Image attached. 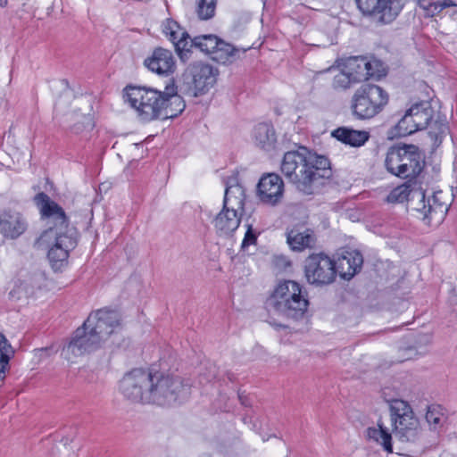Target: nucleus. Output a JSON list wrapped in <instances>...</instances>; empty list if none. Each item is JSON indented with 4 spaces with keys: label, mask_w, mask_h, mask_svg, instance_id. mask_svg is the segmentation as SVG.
Returning a JSON list of instances; mask_svg holds the SVG:
<instances>
[{
    "label": "nucleus",
    "mask_w": 457,
    "mask_h": 457,
    "mask_svg": "<svg viewBox=\"0 0 457 457\" xmlns=\"http://www.w3.org/2000/svg\"><path fill=\"white\" fill-rule=\"evenodd\" d=\"M34 203L39 211L41 220L48 226L37 239L36 244L41 246L54 239L47 257L54 269H60L67 262L70 253L78 245V229L71 225L63 208L47 194H37L34 196Z\"/></svg>",
    "instance_id": "f257e3e1"
},
{
    "label": "nucleus",
    "mask_w": 457,
    "mask_h": 457,
    "mask_svg": "<svg viewBox=\"0 0 457 457\" xmlns=\"http://www.w3.org/2000/svg\"><path fill=\"white\" fill-rule=\"evenodd\" d=\"M123 97L136 110L138 118L145 122L175 118L186 107L174 82L166 85L163 91L147 87L128 86L124 88Z\"/></svg>",
    "instance_id": "f03ea898"
},
{
    "label": "nucleus",
    "mask_w": 457,
    "mask_h": 457,
    "mask_svg": "<svg viewBox=\"0 0 457 457\" xmlns=\"http://www.w3.org/2000/svg\"><path fill=\"white\" fill-rule=\"evenodd\" d=\"M280 170L295 187L305 195H312L332 176L329 160L301 146L284 154Z\"/></svg>",
    "instance_id": "7ed1b4c3"
},
{
    "label": "nucleus",
    "mask_w": 457,
    "mask_h": 457,
    "mask_svg": "<svg viewBox=\"0 0 457 457\" xmlns=\"http://www.w3.org/2000/svg\"><path fill=\"white\" fill-rule=\"evenodd\" d=\"M391 204L408 202L409 207L420 214V218L428 226H437L445 218L448 205L439 203L436 195L426 199L421 188H416L411 180L394 188L386 196Z\"/></svg>",
    "instance_id": "20e7f679"
},
{
    "label": "nucleus",
    "mask_w": 457,
    "mask_h": 457,
    "mask_svg": "<svg viewBox=\"0 0 457 457\" xmlns=\"http://www.w3.org/2000/svg\"><path fill=\"white\" fill-rule=\"evenodd\" d=\"M308 305L306 291L294 280L280 282L266 301L269 310L294 320L303 318Z\"/></svg>",
    "instance_id": "39448f33"
},
{
    "label": "nucleus",
    "mask_w": 457,
    "mask_h": 457,
    "mask_svg": "<svg viewBox=\"0 0 457 457\" xmlns=\"http://www.w3.org/2000/svg\"><path fill=\"white\" fill-rule=\"evenodd\" d=\"M189 393L190 387L179 377L149 371L148 393H145L147 403L170 406L186 400Z\"/></svg>",
    "instance_id": "423d86ee"
},
{
    "label": "nucleus",
    "mask_w": 457,
    "mask_h": 457,
    "mask_svg": "<svg viewBox=\"0 0 457 457\" xmlns=\"http://www.w3.org/2000/svg\"><path fill=\"white\" fill-rule=\"evenodd\" d=\"M393 431L400 441L415 443L421 436V427L408 402L394 399L389 404Z\"/></svg>",
    "instance_id": "0eeeda50"
},
{
    "label": "nucleus",
    "mask_w": 457,
    "mask_h": 457,
    "mask_svg": "<svg viewBox=\"0 0 457 457\" xmlns=\"http://www.w3.org/2000/svg\"><path fill=\"white\" fill-rule=\"evenodd\" d=\"M388 103V94L379 86L365 84L360 87L351 100L353 115L368 120L378 114Z\"/></svg>",
    "instance_id": "6e6552de"
},
{
    "label": "nucleus",
    "mask_w": 457,
    "mask_h": 457,
    "mask_svg": "<svg viewBox=\"0 0 457 457\" xmlns=\"http://www.w3.org/2000/svg\"><path fill=\"white\" fill-rule=\"evenodd\" d=\"M307 282L317 287L333 283L337 278L336 262L323 253L310 254L303 262Z\"/></svg>",
    "instance_id": "1a4fd4ad"
},
{
    "label": "nucleus",
    "mask_w": 457,
    "mask_h": 457,
    "mask_svg": "<svg viewBox=\"0 0 457 457\" xmlns=\"http://www.w3.org/2000/svg\"><path fill=\"white\" fill-rule=\"evenodd\" d=\"M433 116L434 110L429 102L422 101L411 105L395 126V136L406 137L428 129Z\"/></svg>",
    "instance_id": "9d476101"
},
{
    "label": "nucleus",
    "mask_w": 457,
    "mask_h": 457,
    "mask_svg": "<svg viewBox=\"0 0 457 457\" xmlns=\"http://www.w3.org/2000/svg\"><path fill=\"white\" fill-rule=\"evenodd\" d=\"M149 386V370L134 369L126 373L120 381V392L132 403H147Z\"/></svg>",
    "instance_id": "9b49d317"
},
{
    "label": "nucleus",
    "mask_w": 457,
    "mask_h": 457,
    "mask_svg": "<svg viewBox=\"0 0 457 457\" xmlns=\"http://www.w3.org/2000/svg\"><path fill=\"white\" fill-rule=\"evenodd\" d=\"M103 343L99 337L85 326L78 328L72 334L70 341L63 346L62 354L68 361L89 353L100 348Z\"/></svg>",
    "instance_id": "f8f14e48"
},
{
    "label": "nucleus",
    "mask_w": 457,
    "mask_h": 457,
    "mask_svg": "<svg viewBox=\"0 0 457 457\" xmlns=\"http://www.w3.org/2000/svg\"><path fill=\"white\" fill-rule=\"evenodd\" d=\"M84 323L102 343H104L120 328V315L116 311L101 309L91 313Z\"/></svg>",
    "instance_id": "ddd939ff"
},
{
    "label": "nucleus",
    "mask_w": 457,
    "mask_h": 457,
    "mask_svg": "<svg viewBox=\"0 0 457 457\" xmlns=\"http://www.w3.org/2000/svg\"><path fill=\"white\" fill-rule=\"evenodd\" d=\"M356 4L364 16L380 25L392 22L399 13L394 0H356Z\"/></svg>",
    "instance_id": "4468645a"
},
{
    "label": "nucleus",
    "mask_w": 457,
    "mask_h": 457,
    "mask_svg": "<svg viewBox=\"0 0 457 457\" xmlns=\"http://www.w3.org/2000/svg\"><path fill=\"white\" fill-rule=\"evenodd\" d=\"M256 195L265 205L276 206L284 196V181L277 173L263 174L258 184Z\"/></svg>",
    "instance_id": "2eb2a0df"
},
{
    "label": "nucleus",
    "mask_w": 457,
    "mask_h": 457,
    "mask_svg": "<svg viewBox=\"0 0 457 457\" xmlns=\"http://www.w3.org/2000/svg\"><path fill=\"white\" fill-rule=\"evenodd\" d=\"M28 222L23 215L12 209L0 210V234L7 239H16L27 229Z\"/></svg>",
    "instance_id": "dca6fc26"
},
{
    "label": "nucleus",
    "mask_w": 457,
    "mask_h": 457,
    "mask_svg": "<svg viewBox=\"0 0 457 457\" xmlns=\"http://www.w3.org/2000/svg\"><path fill=\"white\" fill-rule=\"evenodd\" d=\"M145 66L162 77H169L176 70V61L171 51L156 47L152 54L144 61Z\"/></svg>",
    "instance_id": "f3484780"
},
{
    "label": "nucleus",
    "mask_w": 457,
    "mask_h": 457,
    "mask_svg": "<svg viewBox=\"0 0 457 457\" xmlns=\"http://www.w3.org/2000/svg\"><path fill=\"white\" fill-rule=\"evenodd\" d=\"M287 243L294 252H303L313 249L317 244V236L312 228L303 224H296L286 232Z\"/></svg>",
    "instance_id": "a211bd4d"
},
{
    "label": "nucleus",
    "mask_w": 457,
    "mask_h": 457,
    "mask_svg": "<svg viewBox=\"0 0 457 457\" xmlns=\"http://www.w3.org/2000/svg\"><path fill=\"white\" fill-rule=\"evenodd\" d=\"M187 72L192 78L194 88L198 93H204L216 81V72L213 67L203 62H195L187 68Z\"/></svg>",
    "instance_id": "6ab92c4d"
},
{
    "label": "nucleus",
    "mask_w": 457,
    "mask_h": 457,
    "mask_svg": "<svg viewBox=\"0 0 457 457\" xmlns=\"http://www.w3.org/2000/svg\"><path fill=\"white\" fill-rule=\"evenodd\" d=\"M402 178L415 179L423 170L419 147L414 145H402Z\"/></svg>",
    "instance_id": "aec40b11"
},
{
    "label": "nucleus",
    "mask_w": 457,
    "mask_h": 457,
    "mask_svg": "<svg viewBox=\"0 0 457 457\" xmlns=\"http://www.w3.org/2000/svg\"><path fill=\"white\" fill-rule=\"evenodd\" d=\"M363 257L357 250H345L336 262L337 272L345 279L352 278L361 269Z\"/></svg>",
    "instance_id": "412c9836"
},
{
    "label": "nucleus",
    "mask_w": 457,
    "mask_h": 457,
    "mask_svg": "<svg viewBox=\"0 0 457 457\" xmlns=\"http://www.w3.org/2000/svg\"><path fill=\"white\" fill-rule=\"evenodd\" d=\"M242 213L222 206L220 212L213 220L216 232L220 237L232 235L239 227Z\"/></svg>",
    "instance_id": "4be33fe9"
},
{
    "label": "nucleus",
    "mask_w": 457,
    "mask_h": 457,
    "mask_svg": "<svg viewBox=\"0 0 457 457\" xmlns=\"http://www.w3.org/2000/svg\"><path fill=\"white\" fill-rule=\"evenodd\" d=\"M252 140L254 145L265 152L275 150L277 145V134L272 124L262 122L254 126L252 132Z\"/></svg>",
    "instance_id": "5701e85b"
},
{
    "label": "nucleus",
    "mask_w": 457,
    "mask_h": 457,
    "mask_svg": "<svg viewBox=\"0 0 457 457\" xmlns=\"http://www.w3.org/2000/svg\"><path fill=\"white\" fill-rule=\"evenodd\" d=\"M331 136L343 144L353 147L363 145L370 137L369 131L353 129L348 127H339L334 129Z\"/></svg>",
    "instance_id": "b1692460"
},
{
    "label": "nucleus",
    "mask_w": 457,
    "mask_h": 457,
    "mask_svg": "<svg viewBox=\"0 0 457 457\" xmlns=\"http://www.w3.org/2000/svg\"><path fill=\"white\" fill-rule=\"evenodd\" d=\"M245 198V189L244 187L225 188L223 206L230 209V211H236L243 214Z\"/></svg>",
    "instance_id": "393cba45"
},
{
    "label": "nucleus",
    "mask_w": 457,
    "mask_h": 457,
    "mask_svg": "<svg viewBox=\"0 0 457 457\" xmlns=\"http://www.w3.org/2000/svg\"><path fill=\"white\" fill-rule=\"evenodd\" d=\"M357 83L368 79L367 62L365 56H351L340 62Z\"/></svg>",
    "instance_id": "a878e982"
},
{
    "label": "nucleus",
    "mask_w": 457,
    "mask_h": 457,
    "mask_svg": "<svg viewBox=\"0 0 457 457\" xmlns=\"http://www.w3.org/2000/svg\"><path fill=\"white\" fill-rule=\"evenodd\" d=\"M367 436L381 445L386 453H393L392 435L383 423L378 421V427L369 428L367 429Z\"/></svg>",
    "instance_id": "bb28decb"
},
{
    "label": "nucleus",
    "mask_w": 457,
    "mask_h": 457,
    "mask_svg": "<svg viewBox=\"0 0 457 457\" xmlns=\"http://www.w3.org/2000/svg\"><path fill=\"white\" fill-rule=\"evenodd\" d=\"M239 51L231 44L220 39L219 46L213 51L212 59L221 64L232 63L238 57Z\"/></svg>",
    "instance_id": "cd10ccee"
},
{
    "label": "nucleus",
    "mask_w": 457,
    "mask_h": 457,
    "mask_svg": "<svg viewBox=\"0 0 457 457\" xmlns=\"http://www.w3.org/2000/svg\"><path fill=\"white\" fill-rule=\"evenodd\" d=\"M14 355V350L5 336L0 333V381L4 380L10 369V360Z\"/></svg>",
    "instance_id": "c85d7f7f"
},
{
    "label": "nucleus",
    "mask_w": 457,
    "mask_h": 457,
    "mask_svg": "<svg viewBox=\"0 0 457 457\" xmlns=\"http://www.w3.org/2000/svg\"><path fill=\"white\" fill-rule=\"evenodd\" d=\"M402 145L391 146L385 160L386 170L393 175L402 178Z\"/></svg>",
    "instance_id": "c756f323"
},
{
    "label": "nucleus",
    "mask_w": 457,
    "mask_h": 457,
    "mask_svg": "<svg viewBox=\"0 0 457 457\" xmlns=\"http://www.w3.org/2000/svg\"><path fill=\"white\" fill-rule=\"evenodd\" d=\"M194 48H196L195 37L191 38L187 32H181V37L175 46L176 52L180 60L187 62L190 58Z\"/></svg>",
    "instance_id": "7c9ffc66"
},
{
    "label": "nucleus",
    "mask_w": 457,
    "mask_h": 457,
    "mask_svg": "<svg viewBox=\"0 0 457 457\" xmlns=\"http://www.w3.org/2000/svg\"><path fill=\"white\" fill-rule=\"evenodd\" d=\"M420 8L426 11L429 17L439 14L444 9L449 7H457V0H441L437 2H428L427 0H419Z\"/></svg>",
    "instance_id": "2f4dec72"
},
{
    "label": "nucleus",
    "mask_w": 457,
    "mask_h": 457,
    "mask_svg": "<svg viewBox=\"0 0 457 457\" xmlns=\"http://www.w3.org/2000/svg\"><path fill=\"white\" fill-rule=\"evenodd\" d=\"M220 39L212 34L197 36L195 37L196 49L212 56L213 51L219 46Z\"/></svg>",
    "instance_id": "473e14b6"
},
{
    "label": "nucleus",
    "mask_w": 457,
    "mask_h": 457,
    "mask_svg": "<svg viewBox=\"0 0 457 457\" xmlns=\"http://www.w3.org/2000/svg\"><path fill=\"white\" fill-rule=\"evenodd\" d=\"M338 67L340 69L339 72L335 75L333 79V87L335 89H347L351 87L353 85L357 84L354 79L350 75V73L345 71V67L338 63Z\"/></svg>",
    "instance_id": "72a5a7b5"
},
{
    "label": "nucleus",
    "mask_w": 457,
    "mask_h": 457,
    "mask_svg": "<svg viewBox=\"0 0 457 457\" xmlns=\"http://www.w3.org/2000/svg\"><path fill=\"white\" fill-rule=\"evenodd\" d=\"M216 0H197L196 13L200 20L207 21L215 15Z\"/></svg>",
    "instance_id": "f704fd0d"
},
{
    "label": "nucleus",
    "mask_w": 457,
    "mask_h": 457,
    "mask_svg": "<svg viewBox=\"0 0 457 457\" xmlns=\"http://www.w3.org/2000/svg\"><path fill=\"white\" fill-rule=\"evenodd\" d=\"M425 418L427 422L429 424V426L432 427L433 429L439 428L442 425L444 420V414L442 412L441 406H428Z\"/></svg>",
    "instance_id": "c9c22d12"
},
{
    "label": "nucleus",
    "mask_w": 457,
    "mask_h": 457,
    "mask_svg": "<svg viewBox=\"0 0 457 457\" xmlns=\"http://www.w3.org/2000/svg\"><path fill=\"white\" fill-rule=\"evenodd\" d=\"M429 135L431 137L437 139L439 137L445 135L448 131V126L445 120H431L429 125Z\"/></svg>",
    "instance_id": "e433bc0d"
},
{
    "label": "nucleus",
    "mask_w": 457,
    "mask_h": 457,
    "mask_svg": "<svg viewBox=\"0 0 457 457\" xmlns=\"http://www.w3.org/2000/svg\"><path fill=\"white\" fill-rule=\"evenodd\" d=\"M368 79L371 77H381L383 72L382 62L376 59H369L366 57Z\"/></svg>",
    "instance_id": "4c0bfd02"
},
{
    "label": "nucleus",
    "mask_w": 457,
    "mask_h": 457,
    "mask_svg": "<svg viewBox=\"0 0 457 457\" xmlns=\"http://www.w3.org/2000/svg\"><path fill=\"white\" fill-rule=\"evenodd\" d=\"M34 12L35 8L31 4L23 3L16 11V15L21 21L27 22L34 17Z\"/></svg>",
    "instance_id": "58836bf2"
},
{
    "label": "nucleus",
    "mask_w": 457,
    "mask_h": 457,
    "mask_svg": "<svg viewBox=\"0 0 457 457\" xmlns=\"http://www.w3.org/2000/svg\"><path fill=\"white\" fill-rule=\"evenodd\" d=\"M162 33L168 37L175 31H181L180 25L172 19H167L162 25Z\"/></svg>",
    "instance_id": "ea45409f"
},
{
    "label": "nucleus",
    "mask_w": 457,
    "mask_h": 457,
    "mask_svg": "<svg viewBox=\"0 0 457 457\" xmlns=\"http://www.w3.org/2000/svg\"><path fill=\"white\" fill-rule=\"evenodd\" d=\"M257 233L253 230L251 224L247 225V230L245 234L241 247L243 249L248 247L251 245H255L257 241Z\"/></svg>",
    "instance_id": "a19ab883"
},
{
    "label": "nucleus",
    "mask_w": 457,
    "mask_h": 457,
    "mask_svg": "<svg viewBox=\"0 0 457 457\" xmlns=\"http://www.w3.org/2000/svg\"><path fill=\"white\" fill-rule=\"evenodd\" d=\"M226 188L233 187H243L239 181L237 175H233L228 177L225 181Z\"/></svg>",
    "instance_id": "79ce46f5"
},
{
    "label": "nucleus",
    "mask_w": 457,
    "mask_h": 457,
    "mask_svg": "<svg viewBox=\"0 0 457 457\" xmlns=\"http://www.w3.org/2000/svg\"><path fill=\"white\" fill-rule=\"evenodd\" d=\"M243 421H244V423H245V424H248V423H249V424H252V429H253V430H254V431H256V432H258V433H260V432H259L260 428H259V427H257V424H256V422H255V421H254V422L253 421V417H251V416H245V417L243 418Z\"/></svg>",
    "instance_id": "37998d69"
},
{
    "label": "nucleus",
    "mask_w": 457,
    "mask_h": 457,
    "mask_svg": "<svg viewBox=\"0 0 457 457\" xmlns=\"http://www.w3.org/2000/svg\"><path fill=\"white\" fill-rule=\"evenodd\" d=\"M181 32H187L186 30H184L182 28H181V31H175V33H172V35H170V37H168V38L174 44V46H176V42H178V40L179 39V37H181Z\"/></svg>",
    "instance_id": "c03bdc74"
},
{
    "label": "nucleus",
    "mask_w": 457,
    "mask_h": 457,
    "mask_svg": "<svg viewBox=\"0 0 457 457\" xmlns=\"http://www.w3.org/2000/svg\"><path fill=\"white\" fill-rule=\"evenodd\" d=\"M238 397H239L242 404H244V405H247L248 404L246 397L243 396L242 395H238Z\"/></svg>",
    "instance_id": "a18cd8bd"
},
{
    "label": "nucleus",
    "mask_w": 457,
    "mask_h": 457,
    "mask_svg": "<svg viewBox=\"0 0 457 457\" xmlns=\"http://www.w3.org/2000/svg\"><path fill=\"white\" fill-rule=\"evenodd\" d=\"M16 294H17V290L14 288L12 291H10L9 295L11 298H14V297H16ZM17 298H20V296L18 295Z\"/></svg>",
    "instance_id": "49530a36"
},
{
    "label": "nucleus",
    "mask_w": 457,
    "mask_h": 457,
    "mask_svg": "<svg viewBox=\"0 0 457 457\" xmlns=\"http://www.w3.org/2000/svg\"><path fill=\"white\" fill-rule=\"evenodd\" d=\"M73 438H62V441L64 442V445H68L69 443L72 442Z\"/></svg>",
    "instance_id": "de8ad7c7"
},
{
    "label": "nucleus",
    "mask_w": 457,
    "mask_h": 457,
    "mask_svg": "<svg viewBox=\"0 0 457 457\" xmlns=\"http://www.w3.org/2000/svg\"><path fill=\"white\" fill-rule=\"evenodd\" d=\"M8 4V0H0V6L5 7Z\"/></svg>",
    "instance_id": "09e8293b"
}]
</instances>
